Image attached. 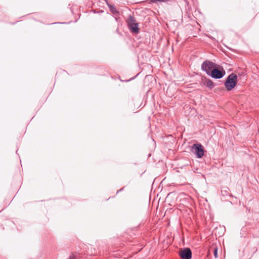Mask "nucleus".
Segmentation results:
<instances>
[{"label":"nucleus","instance_id":"1","mask_svg":"<svg viewBox=\"0 0 259 259\" xmlns=\"http://www.w3.org/2000/svg\"><path fill=\"white\" fill-rule=\"evenodd\" d=\"M237 75L234 73H232L228 76L225 82V86L227 91H230L235 87L237 83Z\"/></svg>","mask_w":259,"mask_h":259},{"label":"nucleus","instance_id":"2","mask_svg":"<svg viewBox=\"0 0 259 259\" xmlns=\"http://www.w3.org/2000/svg\"><path fill=\"white\" fill-rule=\"evenodd\" d=\"M127 25L129 29L133 32L138 33L139 28H138L139 23L137 22L135 17L130 15L127 20Z\"/></svg>","mask_w":259,"mask_h":259},{"label":"nucleus","instance_id":"3","mask_svg":"<svg viewBox=\"0 0 259 259\" xmlns=\"http://www.w3.org/2000/svg\"><path fill=\"white\" fill-rule=\"evenodd\" d=\"M192 152L199 158L202 157L204 155V150L201 144H193L192 146Z\"/></svg>","mask_w":259,"mask_h":259},{"label":"nucleus","instance_id":"4","mask_svg":"<svg viewBox=\"0 0 259 259\" xmlns=\"http://www.w3.org/2000/svg\"><path fill=\"white\" fill-rule=\"evenodd\" d=\"M214 63L209 61L206 60L201 64V69L205 71L206 73L209 75L214 68Z\"/></svg>","mask_w":259,"mask_h":259},{"label":"nucleus","instance_id":"5","mask_svg":"<svg viewBox=\"0 0 259 259\" xmlns=\"http://www.w3.org/2000/svg\"><path fill=\"white\" fill-rule=\"evenodd\" d=\"M225 74V70L222 69L221 70L217 68H213L209 76L215 79H220L222 78Z\"/></svg>","mask_w":259,"mask_h":259},{"label":"nucleus","instance_id":"6","mask_svg":"<svg viewBox=\"0 0 259 259\" xmlns=\"http://www.w3.org/2000/svg\"><path fill=\"white\" fill-rule=\"evenodd\" d=\"M179 255L182 259H191L192 257L191 250L189 248H185L180 251Z\"/></svg>","mask_w":259,"mask_h":259},{"label":"nucleus","instance_id":"7","mask_svg":"<svg viewBox=\"0 0 259 259\" xmlns=\"http://www.w3.org/2000/svg\"><path fill=\"white\" fill-rule=\"evenodd\" d=\"M107 5L109 8V10L111 13L114 15H118L119 12L117 11L114 5L107 3Z\"/></svg>","mask_w":259,"mask_h":259},{"label":"nucleus","instance_id":"8","mask_svg":"<svg viewBox=\"0 0 259 259\" xmlns=\"http://www.w3.org/2000/svg\"><path fill=\"white\" fill-rule=\"evenodd\" d=\"M204 85L210 89L214 87L213 82L210 79L206 80L204 82Z\"/></svg>","mask_w":259,"mask_h":259},{"label":"nucleus","instance_id":"9","mask_svg":"<svg viewBox=\"0 0 259 259\" xmlns=\"http://www.w3.org/2000/svg\"><path fill=\"white\" fill-rule=\"evenodd\" d=\"M212 250L213 252L214 256L215 258L218 257V248L217 246H212L210 247V248L209 249V252Z\"/></svg>","mask_w":259,"mask_h":259},{"label":"nucleus","instance_id":"10","mask_svg":"<svg viewBox=\"0 0 259 259\" xmlns=\"http://www.w3.org/2000/svg\"><path fill=\"white\" fill-rule=\"evenodd\" d=\"M168 0H151V2L152 3H165L167 2Z\"/></svg>","mask_w":259,"mask_h":259},{"label":"nucleus","instance_id":"11","mask_svg":"<svg viewBox=\"0 0 259 259\" xmlns=\"http://www.w3.org/2000/svg\"><path fill=\"white\" fill-rule=\"evenodd\" d=\"M69 259H74V258L73 257H70V258Z\"/></svg>","mask_w":259,"mask_h":259}]
</instances>
